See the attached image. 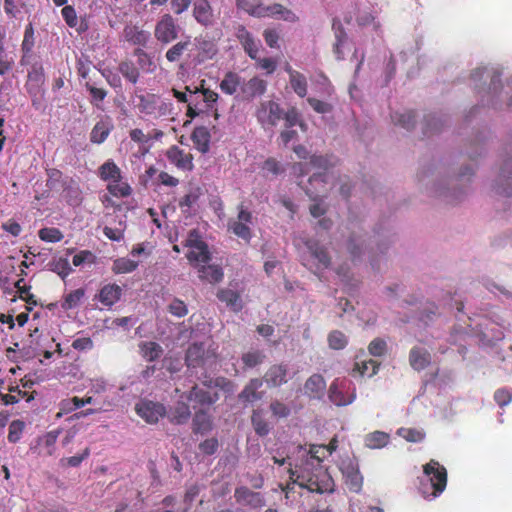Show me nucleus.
I'll return each instance as SVG.
<instances>
[{"instance_id": "15", "label": "nucleus", "mask_w": 512, "mask_h": 512, "mask_svg": "<svg viewBox=\"0 0 512 512\" xmlns=\"http://www.w3.org/2000/svg\"><path fill=\"white\" fill-rule=\"evenodd\" d=\"M251 221V213L241 208L238 213L237 219L230 220L228 226L229 229H231L235 235L246 241H249L251 238V230L249 227Z\"/></svg>"}, {"instance_id": "19", "label": "nucleus", "mask_w": 512, "mask_h": 512, "mask_svg": "<svg viewBox=\"0 0 512 512\" xmlns=\"http://www.w3.org/2000/svg\"><path fill=\"white\" fill-rule=\"evenodd\" d=\"M234 497L237 503L252 508H259L265 505L264 498L260 493L244 486L235 489Z\"/></svg>"}, {"instance_id": "39", "label": "nucleus", "mask_w": 512, "mask_h": 512, "mask_svg": "<svg viewBox=\"0 0 512 512\" xmlns=\"http://www.w3.org/2000/svg\"><path fill=\"white\" fill-rule=\"evenodd\" d=\"M124 36L127 41L137 45H146L150 39V34L147 31L139 30L137 27H126L124 29Z\"/></svg>"}, {"instance_id": "21", "label": "nucleus", "mask_w": 512, "mask_h": 512, "mask_svg": "<svg viewBox=\"0 0 512 512\" xmlns=\"http://www.w3.org/2000/svg\"><path fill=\"white\" fill-rule=\"evenodd\" d=\"M113 128L112 118L108 115L102 116L90 133L91 142L96 144L103 143Z\"/></svg>"}, {"instance_id": "46", "label": "nucleus", "mask_w": 512, "mask_h": 512, "mask_svg": "<svg viewBox=\"0 0 512 512\" xmlns=\"http://www.w3.org/2000/svg\"><path fill=\"white\" fill-rule=\"evenodd\" d=\"M211 429V420L207 413L199 411L193 418V431L195 433H205Z\"/></svg>"}, {"instance_id": "33", "label": "nucleus", "mask_w": 512, "mask_h": 512, "mask_svg": "<svg viewBox=\"0 0 512 512\" xmlns=\"http://www.w3.org/2000/svg\"><path fill=\"white\" fill-rule=\"evenodd\" d=\"M242 83L237 73L227 72L220 83V89L227 95H233L239 88L241 89Z\"/></svg>"}, {"instance_id": "6", "label": "nucleus", "mask_w": 512, "mask_h": 512, "mask_svg": "<svg viewBox=\"0 0 512 512\" xmlns=\"http://www.w3.org/2000/svg\"><path fill=\"white\" fill-rule=\"evenodd\" d=\"M181 28L170 14H164L156 23L154 37L162 45H168L176 40Z\"/></svg>"}, {"instance_id": "35", "label": "nucleus", "mask_w": 512, "mask_h": 512, "mask_svg": "<svg viewBox=\"0 0 512 512\" xmlns=\"http://www.w3.org/2000/svg\"><path fill=\"white\" fill-rule=\"evenodd\" d=\"M198 272L201 279L210 283H217L223 279L222 268L217 265H201Z\"/></svg>"}, {"instance_id": "49", "label": "nucleus", "mask_w": 512, "mask_h": 512, "mask_svg": "<svg viewBox=\"0 0 512 512\" xmlns=\"http://www.w3.org/2000/svg\"><path fill=\"white\" fill-rule=\"evenodd\" d=\"M119 71L129 82L136 84L139 79V69L131 61H123L119 64Z\"/></svg>"}, {"instance_id": "54", "label": "nucleus", "mask_w": 512, "mask_h": 512, "mask_svg": "<svg viewBox=\"0 0 512 512\" xmlns=\"http://www.w3.org/2000/svg\"><path fill=\"white\" fill-rule=\"evenodd\" d=\"M107 190L115 197H128L132 192L131 187L122 180L108 183Z\"/></svg>"}, {"instance_id": "37", "label": "nucleus", "mask_w": 512, "mask_h": 512, "mask_svg": "<svg viewBox=\"0 0 512 512\" xmlns=\"http://www.w3.org/2000/svg\"><path fill=\"white\" fill-rule=\"evenodd\" d=\"M266 355L262 350L251 349L242 354L241 360L245 368H255L264 363Z\"/></svg>"}, {"instance_id": "52", "label": "nucleus", "mask_w": 512, "mask_h": 512, "mask_svg": "<svg viewBox=\"0 0 512 512\" xmlns=\"http://www.w3.org/2000/svg\"><path fill=\"white\" fill-rule=\"evenodd\" d=\"M328 343L331 349L341 350L347 346L348 338L343 332L334 330L328 335Z\"/></svg>"}, {"instance_id": "1", "label": "nucleus", "mask_w": 512, "mask_h": 512, "mask_svg": "<svg viewBox=\"0 0 512 512\" xmlns=\"http://www.w3.org/2000/svg\"><path fill=\"white\" fill-rule=\"evenodd\" d=\"M324 449V446H312L310 450L298 446L296 458L287 457L290 460L288 473L293 483L320 494L334 491L333 479L322 466V458L319 455V451Z\"/></svg>"}, {"instance_id": "26", "label": "nucleus", "mask_w": 512, "mask_h": 512, "mask_svg": "<svg viewBox=\"0 0 512 512\" xmlns=\"http://www.w3.org/2000/svg\"><path fill=\"white\" fill-rule=\"evenodd\" d=\"M168 160L175 164L178 168L181 169H191L192 168V157L189 154L184 153L178 146H172L167 151Z\"/></svg>"}, {"instance_id": "12", "label": "nucleus", "mask_w": 512, "mask_h": 512, "mask_svg": "<svg viewBox=\"0 0 512 512\" xmlns=\"http://www.w3.org/2000/svg\"><path fill=\"white\" fill-rule=\"evenodd\" d=\"M262 386V379H250L243 387L242 391L238 394V401L244 406H247L261 400L264 396V391H260Z\"/></svg>"}, {"instance_id": "22", "label": "nucleus", "mask_w": 512, "mask_h": 512, "mask_svg": "<svg viewBox=\"0 0 512 512\" xmlns=\"http://www.w3.org/2000/svg\"><path fill=\"white\" fill-rule=\"evenodd\" d=\"M332 29L335 36V43L333 45V52L337 60L345 58V45L347 44L348 36L339 20H333Z\"/></svg>"}, {"instance_id": "20", "label": "nucleus", "mask_w": 512, "mask_h": 512, "mask_svg": "<svg viewBox=\"0 0 512 512\" xmlns=\"http://www.w3.org/2000/svg\"><path fill=\"white\" fill-rule=\"evenodd\" d=\"M267 90V81L258 76L252 77L248 81H243L241 93L247 100H252L262 96Z\"/></svg>"}, {"instance_id": "50", "label": "nucleus", "mask_w": 512, "mask_h": 512, "mask_svg": "<svg viewBox=\"0 0 512 512\" xmlns=\"http://www.w3.org/2000/svg\"><path fill=\"white\" fill-rule=\"evenodd\" d=\"M138 266V262L129 258H118L113 262L112 270L116 274H125L134 271Z\"/></svg>"}, {"instance_id": "23", "label": "nucleus", "mask_w": 512, "mask_h": 512, "mask_svg": "<svg viewBox=\"0 0 512 512\" xmlns=\"http://www.w3.org/2000/svg\"><path fill=\"white\" fill-rule=\"evenodd\" d=\"M409 363L414 370L421 371L431 363V355L423 347H413L409 353Z\"/></svg>"}, {"instance_id": "41", "label": "nucleus", "mask_w": 512, "mask_h": 512, "mask_svg": "<svg viewBox=\"0 0 512 512\" xmlns=\"http://www.w3.org/2000/svg\"><path fill=\"white\" fill-rule=\"evenodd\" d=\"M392 122L406 130L415 126V114L413 111L395 112L391 115Z\"/></svg>"}, {"instance_id": "25", "label": "nucleus", "mask_w": 512, "mask_h": 512, "mask_svg": "<svg viewBox=\"0 0 512 512\" xmlns=\"http://www.w3.org/2000/svg\"><path fill=\"white\" fill-rule=\"evenodd\" d=\"M191 45V37L186 36L183 40L175 43L166 51L165 58L171 63L178 62L186 52L190 51Z\"/></svg>"}, {"instance_id": "14", "label": "nucleus", "mask_w": 512, "mask_h": 512, "mask_svg": "<svg viewBox=\"0 0 512 512\" xmlns=\"http://www.w3.org/2000/svg\"><path fill=\"white\" fill-rule=\"evenodd\" d=\"M193 17L197 23L205 27H211L216 22V17L208 0H195L193 3Z\"/></svg>"}, {"instance_id": "64", "label": "nucleus", "mask_w": 512, "mask_h": 512, "mask_svg": "<svg viewBox=\"0 0 512 512\" xmlns=\"http://www.w3.org/2000/svg\"><path fill=\"white\" fill-rule=\"evenodd\" d=\"M494 400L500 407L508 405L512 400V390L508 388H500L494 393Z\"/></svg>"}, {"instance_id": "44", "label": "nucleus", "mask_w": 512, "mask_h": 512, "mask_svg": "<svg viewBox=\"0 0 512 512\" xmlns=\"http://www.w3.org/2000/svg\"><path fill=\"white\" fill-rule=\"evenodd\" d=\"M34 43H35L34 29L32 27V24H29L25 28L24 38H23L22 45H21V49L23 52V56L21 59L22 64L26 63V59L29 56V54L32 52Z\"/></svg>"}, {"instance_id": "3", "label": "nucleus", "mask_w": 512, "mask_h": 512, "mask_svg": "<svg viewBox=\"0 0 512 512\" xmlns=\"http://www.w3.org/2000/svg\"><path fill=\"white\" fill-rule=\"evenodd\" d=\"M337 158L333 155H313L310 158L309 164L313 169L319 170L313 173L309 178V186L305 188L306 194L313 199H316L319 192L325 191V184L328 180L327 171L335 166Z\"/></svg>"}, {"instance_id": "63", "label": "nucleus", "mask_w": 512, "mask_h": 512, "mask_svg": "<svg viewBox=\"0 0 512 512\" xmlns=\"http://www.w3.org/2000/svg\"><path fill=\"white\" fill-rule=\"evenodd\" d=\"M168 311L176 317H184L188 313L186 304L180 299H173L168 305Z\"/></svg>"}, {"instance_id": "9", "label": "nucleus", "mask_w": 512, "mask_h": 512, "mask_svg": "<svg viewBox=\"0 0 512 512\" xmlns=\"http://www.w3.org/2000/svg\"><path fill=\"white\" fill-rule=\"evenodd\" d=\"M135 411L139 417L149 424L157 423L166 414V409L162 404L147 399H141L137 402Z\"/></svg>"}, {"instance_id": "61", "label": "nucleus", "mask_w": 512, "mask_h": 512, "mask_svg": "<svg viewBox=\"0 0 512 512\" xmlns=\"http://www.w3.org/2000/svg\"><path fill=\"white\" fill-rule=\"evenodd\" d=\"M14 65V57L7 53L0 45V75L4 76L11 71Z\"/></svg>"}, {"instance_id": "59", "label": "nucleus", "mask_w": 512, "mask_h": 512, "mask_svg": "<svg viewBox=\"0 0 512 512\" xmlns=\"http://www.w3.org/2000/svg\"><path fill=\"white\" fill-rule=\"evenodd\" d=\"M28 80L35 83L37 87L41 86L45 81L44 69L41 64L35 63L28 72Z\"/></svg>"}, {"instance_id": "38", "label": "nucleus", "mask_w": 512, "mask_h": 512, "mask_svg": "<svg viewBox=\"0 0 512 512\" xmlns=\"http://www.w3.org/2000/svg\"><path fill=\"white\" fill-rule=\"evenodd\" d=\"M159 97L154 94L140 95L138 97L137 107L145 114H156Z\"/></svg>"}, {"instance_id": "45", "label": "nucleus", "mask_w": 512, "mask_h": 512, "mask_svg": "<svg viewBox=\"0 0 512 512\" xmlns=\"http://www.w3.org/2000/svg\"><path fill=\"white\" fill-rule=\"evenodd\" d=\"M140 351L146 360L154 361L161 356L163 349L156 342H143L140 344Z\"/></svg>"}, {"instance_id": "8", "label": "nucleus", "mask_w": 512, "mask_h": 512, "mask_svg": "<svg viewBox=\"0 0 512 512\" xmlns=\"http://www.w3.org/2000/svg\"><path fill=\"white\" fill-rule=\"evenodd\" d=\"M339 468L349 489L359 492L362 488L363 477L360 474L357 461L350 457L343 458Z\"/></svg>"}, {"instance_id": "32", "label": "nucleus", "mask_w": 512, "mask_h": 512, "mask_svg": "<svg viewBox=\"0 0 512 512\" xmlns=\"http://www.w3.org/2000/svg\"><path fill=\"white\" fill-rule=\"evenodd\" d=\"M236 5L254 17H265L267 12V6L260 3L259 0H236Z\"/></svg>"}, {"instance_id": "56", "label": "nucleus", "mask_w": 512, "mask_h": 512, "mask_svg": "<svg viewBox=\"0 0 512 512\" xmlns=\"http://www.w3.org/2000/svg\"><path fill=\"white\" fill-rule=\"evenodd\" d=\"M51 271L57 273L62 279H65L71 272L72 268L67 258H60L50 263Z\"/></svg>"}, {"instance_id": "16", "label": "nucleus", "mask_w": 512, "mask_h": 512, "mask_svg": "<svg viewBox=\"0 0 512 512\" xmlns=\"http://www.w3.org/2000/svg\"><path fill=\"white\" fill-rule=\"evenodd\" d=\"M211 355L203 343H194L189 346L186 353V364L188 368L202 367L207 364Z\"/></svg>"}, {"instance_id": "17", "label": "nucleus", "mask_w": 512, "mask_h": 512, "mask_svg": "<svg viewBox=\"0 0 512 512\" xmlns=\"http://www.w3.org/2000/svg\"><path fill=\"white\" fill-rule=\"evenodd\" d=\"M288 367L284 364H274L266 371L263 382L268 387L275 388L287 383Z\"/></svg>"}, {"instance_id": "55", "label": "nucleus", "mask_w": 512, "mask_h": 512, "mask_svg": "<svg viewBox=\"0 0 512 512\" xmlns=\"http://www.w3.org/2000/svg\"><path fill=\"white\" fill-rule=\"evenodd\" d=\"M38 236L42 241L45 242H59L63 239V234L58 228H42L38 232Z\"/></svg>"}, {"instance_id": "11", "label": "nucleus", "mask_w": 512, "mask_h": 512, "mask_svg": "<svg viewBox=\"0 0 512 512\" xmlns=\"http://www.w3.org/2000/svg\"><path fill=\"white\" fill-rule=\"evenodd\" d=\"M346 247L353 258L360 257L367 250L366 233L361 227L353 226L348 236Z\"/></svg>"}, {"instance_id": "28", "label": "nucleus", "mask_w": 512, "mask_h": 512, "mask_svg": "<svg viewBox=\"0 0 512 512\" xmlns=\"http://www.w3.org/2000/svg\"><path fill=\"white\" fill-rule=\"evenodd\" d=\"M265 17H277L289 23L299 21V17L290 9L284 7L279 3L267 6Z\"/></svg>"}, {"instance_id": "60", "label": "nucleus", "mask_w": 512, "mask_h": 512, "mask_svg": "<svg viewBox=\"0 0 512 512\" xmlns=\"http://www.w3.org/2000/svg\"><path fill=\"white\" fill-rule=\"evenodd\" d=\"M25 428V424L23 421L20 420H14L9 425V432H8V441L11 443H16L20 440L21 435L23 433V430Z\"/></svg>"}, {"instance_id": "62", "label": "nucleus", "mask_w": 512, "mask_h": 512, "mask_svg": "<svg viewBox=\"0 0 512 512\" xmlns=\"http://www.w3.org/2000/svg\"><path fill=\"white\" fill-rule=\"evenodd\" d=\"M369 354L374 357H380L386 354L387 352V344L384 339L375 338L372 340L368 346Z\"/></svg>"}, {"instance_id": "43", "label": "nucleus", "mask_w": 512, "mask_h": 512, "mask_svg": "<svg viewBox=\"0 0 512 512\" xmlns=\"http://www.w3.org/2000/svg\"><path fill=\"white\" fill-rule=\"evenodd\" d=\"M311 255L318 261V268L325 269L330 265V256L326 249L317 243L308 246Z\"/></svg>"}, {"instance_id": "2", "label": "nucleus", "mask_w": 512, "mask_h": 512, "mask_svg": "<svg viewBox=\"0 0 512 512\" xmlns=\"http://www.w3.org/2000/svg\"><path fill=\"white\" fill-rule=\"evenodd\" d=\"M474 174L472 167H465L459 175L446 178L435 170H424L418 174V180L432 196L444 199L449 203L461 201L468 193L467 182Z\"/></svg>"}, {"instance_id": "47", "label": "nucleus", "mask_w": 512, "mask_h": 512, "mask_svg": "<svg viewBox=\"0 0 512 512\" xmlns=\"http://www.w3.org/2000/svg\"><path fill=\"white\" fill-rule=\"evenodd\" d=\"M389 440L388 434L381 432V431H375L365 438V445L371 449H378L384 447Z\"/></svg>"}, {"instance_id": "57", "label": "nucleus", "mask_w": 512, "mask_h": 512, "mask_svg": "<svg viewBox=\"0 0 512 512\" xmlns=\"http://www.w3.org/2000/svg\"><path fill=\"white\" fill-rule=\"evenodd\" d=\"M379 363L374 360L356 362L354 370H357L361 375H368L372 377L378 371Z\"/></svg>"}, {"instance_id": "27", "label": "nucleus", "mask_w": 512, "mask_h": 512, "mask_svg": "<svg viewBox=\"0 0 512 512\" xmlns=\"http://www.w3.org/2000/svg\"><path fill=\"white\" fill-rule=\"evenodd\" d=\"M122 289L116 284H107L99 292L98 299L105 306H112L121 297Z\"/></svg>"}, {"instance_id": "34", "label": "nucleus", "mask_w": 512, "mask_h": 512, "mask_svg": "<svg viewBox=\"0 0 512 512\" xmlns=\"http://www.w3.org/2000/svg\"><path fill=\"white\" fill-rule=\"evenodd\" d=\"M191 416L190 408L186 403L178 402L176 406L171 409L168 418L171 423L180 425L186 423Z\"/></svg>"}, {"instance_id": "13", "label": "nucleus", "mask_w": 512, "mask_h": 512, "mask_svg": "<svg viewBox=\"0 0 512 512\" xmlns=\"http://www.w3.org/2000/svg\"><path fill=\"white\" fill-rule=\"evenodd\" d=\"M235 36L248 56L251 59H257L261 48L260 40L255 39L243 25L236 27Z\"/></svg>"}, {"instance_id": "58", "label": "nucleus", "mask_w": 512, "mask_h": 512, "mask_svg": "<svg viewBox=\"0 0 512 512\" xmlns=\"http://www.w3.org/2000/svg\"><path fill=\"white\" fill-rule=\"evenodd\" d=\"M251 422L255 432L259 436H266L269 433L270 427L268 423L261 417L258 412L254 411L251 417Z\"/></svg>"}, {"instance_id": "10", "label": "nucleus", "mask_w": 512, "mask_h": 512, "mask_svg": "<svg viewBox=\"0 0 512 512\" xmlns=\"http://www.w3.org/2000/svg\"><path fill=\"white\" fill-rule=\"evenodd\" d=\"M349 382L345 380L335 379L328 390L330 401L337 406H346L351 404L355 399V393L351 392L346 395L349 389Z\"/></svg>"}, {"instance_id": "53", "label": "nucleus", "mask_w": 512, "mask_h": 512, "mask_svg": "<svg viewBox=\"0 0 512 512\" xmlns=\"http://www.w3.org/2000/svg\"><path fill=\"white\" fill-rule=\"evenodd\" d=\"M187 258L190 262H198V263H207L211 259L210 252L208 250V245L204 242L203 248H195L191 250Z\"/></svg>"}, {"instance_id": "42", "label": "nucleus", "mask_w": 512, "mask_h": 512, "mask_svg": "<svg viewBox=\"0 0 512 512\" xmlns=\"http://www.w3.org/2000/svg\"><path fill=\"white\" fill-rule=\"evenodd\" d=\"M134 54L137 56L138 69H141L145 73H153L156 70V64L153 57L143 49L137 48Z\"/></svg>"}, {"instance_id": "18", "label": "nucleus", "mask_w": 512, "mask_h": 512, "mask_svg": "<svg viewBox=\"0 0 512 512\" xmlns=\"http://www.w3.org/2000/svg\"><path fill=\"white\" fill-rule=\"evenodd\" d=\"M304 395L310 399H321L326 391V381L321 374L311 375L304 383Z\"/></svg>"}, {"instance_id": "4", "label": "nucleus", "mask_w": 512, "mask_h": 512, "mask_svg": "<svg viewBox=\"0 0 512 512\" xmlns=\"http://www.w3.org/2000/svg\"><path fill=\"white\" fill-rule=\"evenodd\" d=\"M425 479L428 484L421 482V493L425 498H435L446 488L447 472L446 469L435 460L423 466Z\"/></svg>"}, {"instance_id": "40", "label": "nucleus", "mask_w": 512, "mask_h": 512, "mask_svg": "<svg viewBox=\"0 0 512 512\" xmlns=\"http://www.w3.org/2000/svg\"><path fill=\"white\" fill-rule=\"evenodd\" d=\"M60 433V429H55L38 438V444L45 449L47 455L51 456L54 454L55 445Z\"/></svg>"}, {"instance_id": "30", "label": "nucleus", "mask_w": 512, "mask_h": 512, "mask_svg": "<svg viewBox=\"0 0 512 512\" xmlns=\"http://www.w3.org/2000/svg\"><path fill=\"white\" fill-rule=\"evenodd\" d=\"M191 139L196 148L201 153H207L210 147V133L204 126L196 127L191 135Z\"/></svg>"}, {"instance_id": "24", "label": "nucleus", "mask_w": 512, "mask_h": 512, "mask_svg": "<svg viewBox=\"0 0 512 512\" xmlns=\"http://www.w3.org/2000/svg\"><path fill=\"white\" fill-rule=\"evenodd\" d=\"M218 299L234 312H239L243 308V300L241 295L232 289H221L217 293Z\"/></svg>"}, {"instance_id": "29", "label": "nucleus", "mask_w": 512, "mask_h": 512, "mask_svg": "<svg viewBox=\"0 0 512 512\" xmlns=\"http://www.w3.org/2000/svg\"><path fill=\"white\" fill-rule=\"evenodd\" d=\"M99 176L108 183L122 180L121 170L112 160H107L99 167Z\"/></svg>"}, {"instance_id": "31", "label": "nucleus", "mask_w": 512, "mask_h": 512, "mask_svg": "<svg viewBox=\"0 0 512 512\" xmlns=\"http://www.w3.org/2000/svg\"><path fill=\"white\" fill-rule=\"evenodd\" d=\"M487 74V77L490 78L489 83V92L493 95L498 94V90L500 88V79L499 74L496 70H487L486 68H477L471 74V79L476 82L478 79H481L484 74Z\"/></svg>"}, {"instance_id": "36", "label": "nucleus", "mask_w": 512, "mask_h": 512, "mask_svg": "<svg viewBox=\"0 0 512 512\" xmlns=\"http://www.w3.org/2000/svg\"><path fill=\"white\" fill-rule=\"evenodd\" d=\"M188 399L191 401H196L200 404H213L218 400L217 393H210L204 389L199 388L198 386H193L191 391L189 392Z\"/></svg>"}, {"instance_id": "7", "label": "nucleus", "mask_w": 512, "mask_h": 512, "mask_svg": "<svg viewBox=\"0 0 512 512\" xmlns=\"http://www.w3.org/2000/svg\"><path fill=\"white\" fill-rule=\"evenodd\" d=\"M493 191L501 196H512V154L503 160L500 172L492 185Z\"/></svg>"}, {"instance_id": "5", "label": "nucleus", "mask_w": 512, "mask_h": 512, "mask_svg": "<svg viewBox=\"0 0 512 512\" xmlns=\"http://www.w3.org/2000/svg\"><path fill=\"white\" fill-rule=\"evenodd\" d=\"M284 110L274 100L260 101L255 110V117L265 130H271L283 118Z\"/></svg>"}, {"instance_id": "51", "label": "nucleus", "mask_w": 512, "mask_h": 512, "mask_svg": "<svg viewBox=\"0 0 512 512\" xmlns=\"http://www.w3.org/2000/svg\"><path fill=\"white\" fill-rule=\"evenodd\" d=\"M84 296L85 290L83 288L71 291L65 296L64 302L62 303V308L65 310H69L77 307L84 298Z\"/></svg>"}, {"instance_id": "48", "label": "nucleus", "mask_w": 512, "mask_h": 512, "mask_svg": "<svg viewBox=\"0 0 512 512\" xmlns=\"http://www.w3.org/2000/svg\"><path fill=\"white\" fill-rule=\"evenodd\" d=\"M290 85L293 91L301 98L307 95V79L306 77L298 72L297 74H292V78L289 79Z\"/></svg>"}]
</instances>
